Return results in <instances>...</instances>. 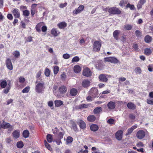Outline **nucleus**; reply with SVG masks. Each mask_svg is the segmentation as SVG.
I'll list each match as a JSON object with an SVG mask.
<instances>
[{"label": "nucleus", "instance_id": "4468645a", "mask_svg": "<svg viewBox=\"0 0 153 153\" xmlns=\"http://www.w3.org/2000/svg\"><path fill=\"white\" fill-rule=\"evenodd\" d=\"M146 0H140L138 2L137 5V8L138 10L141 8L143 5L146 2Z\"/></svg>", "mask_w": 153, "mask_h": 153}, {"label": "nucleus", "instance_id": "13d9d810", "mask_svg": "<svg viewBox=\"0 0 153 153\" xmlns=\"http://www.w3.org/2000/svg\"><path fill=\"white\" fill-rule=\"evenodd\" d=\"M135 34L137 37H139L141 36L142 33L140 30H136L135 32Z\"/></svg>", "mask_w": 153, "mask_h": 153}, {"label": "nucleus", "instance_id": "c03bdc74", "mask_svg": "<svg viewBox=\"0 0 153 153\" xmlns=\"http://www.w3.org/2000/svg\"><path fill=\"white\" fill-rule=\"evenodd\" d=\"M127 1H126L124 0H121L120 2L119 5L121 7L124 6L125 4H127Z\"/></svg>", "mask_w": 153, "mask_h": 153}, {"label": "nucleus", "instance_id": "ea45409f", "mask_svg": "<svg viewBox=\"0 0 153 153\" xmlns=\"http://www.w3.org/2000/svg\"><path fill=\"white\" fill-rule=\"evenodd\" d=\"M107 122L108 123L110 124V125H114L116 122V121L115 120L112 119L110 118L107 121Z\"/></svg>", "mask_w": 153, "mask_h": 153}, {"label": "nucleus", "instance_id": "6e6d98bb", "mask_svg": "<svg viewBox=\"0 0 153 153\" xmlns=\"http://www.w3.org/2000/svg\"><path fill=\"white\" fill-rule=\"evenodd\" d=\"M74 70L75 73H78L81 70V68H74Z\"/></svg>", "mask_w": 153, "mask_h": 153}, {"label": "nucleus", "instance_id": "e2e57ef3", "mask_svg": "<svg viewBox=\"0 0 153 153\" xmlns=\"http://www.w3.org/2000/svg\"><path fill=\"white\" fill-rule=\"evenodd\" d=\"M63 57L64 59H68L70 57V55L68 54L65 53L63 55Z\"/></svg>", "mask_w": 153, "mask_h": 153}, {"label": "nucleus", "instance_id": "de8ad7c7", "mask_svg": "<svg viewBox=\"0 0 153 153\" xmlns=\"http://www.w3.org/2000/svg\"><path fill=\"white\" fill-rule=\"evenodd\" d=\"M17 147L19 148H21L24 146L23 143L22 141H19L17 143Z\"/></svg>", "mask_w": 153, "mask_h": 153}, {"label": "nucleus", "instance_id": "9b49d317", "mask_svg": "<svg viewBox=\"0 0 153 153\" xmlns=\"http://www.w3.org/2000/svg\"><path fill=\"white\" fill-rule=\"evenodd\" d=\"M83 74L84 76L87 77L91 76V73L90 70L88 68H85L83 71Z\"/></svg>", "mask_w": 153, "mask_h": 153}, {"label": "nucleus", "instance_id": "864d4df0", "mask_svg": "<svg viewBox=\"0 0 153 153\" xmlns=\"http://www.w3.org/2000/svg\"><path fill=\"white\" fill-rule=\"evenodd\" d=\"M5 141L6 143L8 144H11L12 142L13 141L10 137H8L6 138Z\"/></svg>", "mask_w": 153, "mask_h": 153}, {"label": "nucleus", "instance_id": "09e8293b", "mask_svg": "<svg viewBox=\"0 0 153 153\" xmlns=\"http://www.w3.org/2000/svg\"><path fill=\"white\" fill-rule=\"evenodd\" d=\"M44 143L45 146L49 150H51L52 149V148L50 145L47 143L46 140L44 141Z\"/></svg>", "mask_w": 153, "mask_h": 153}, {"label": "nucleus", "instance_id": "8fccbe9b", "mask_svg": "<svg viewBox=\"0 0 153 153\" xmlns=\"http://www.w3.org/2000/svg\"><path fill=\"white\" fill-rule=\"evenodd\" d=\"M89 106L88 104H81L79 106V108L80 109L85 108H87Z\"/></svg>", "mask_w": 153, "mask_h": 153}, {"label": "nucleus", "instance_id": "c85d7f7f", "mask_svg": "<svg viewBox=\"0 0 153 153\" xmlns=\"http://www.w3.org/2000/svg\"><path fill=\"white\" fill-rule=\"evenodd\" d=\"M152 53V51L150 48H146L144 50V53L145 55L149 56Z\"/></svg>", "mask_w": 153, "mask_h": 153}, {"label": "nucleus", "instance_id": "6ab92c4d", "mask_svg": "<svg viewBox=\"0 0 153 153\" xmlns=\"http://www.w3.org/2000/svg\"><path fill=\"white\" fill-rule=\"evenodd\" d=\"M58 27L60 29H64L66 27L67 24L65 22H62L58 23L57 25Z\"/></svg>", "mask_w": 153, "mask_h": 153}, {"label": "nucleus", "instance_id": "a18cd8bd", "mask_svg": "<svg viewBox=\"0 0 153 153\" xmlns=\"http://www.w3.org/2000/svg\"><path fill=\"white\" fill-rule=\"evenodd\" d=\"M23 14L24 16L27 17L30 14V12L27 10H25L23 11Z\"/></svg>", "mask_w": 153, "mask_h": 153}, {"label": "nucleus", "instance_id": "473e14b6", "mask_svg": "<svg viewBox=\"0 0 153 153\" xmlns=\"http://www.w3.org/2000/svg\"><path fill=\"white\" fill-rule=\"evenodd\" d=\"M10 88V81L8 83L6 88L3 91L4 93L6 94L9 91Z\"/></svg>", "mask_w": 153, "mask_h": 153}, {"label": "nucleus", "instance_id": "69168bd1", "mask_svg": "<svg viewBox=\"0 0 153 153\" xmlns=\"http://www.w3.org/2000/svg\"><path fill=\"white\" fill-rule=\"evenodd\" d=\"M67 4V3L66 2H65L63 4L62 3L59 5V7L61 8H63L66 7Z\"/></svg>", "mask_w": 153, "mask_h": 153}, {"label": "nucleus", "instance_id": "37998d69", "mask_svg": "<svg viewBox=\"0 0 153 153\" xmlns=\"http://www.w3.org/2000/svg\"><path fill=\"white\" fill-rule=\"evenodd\" d=\"M132 26L131 25L127 24L124 26V28L125 29L127 30H130L131 29Z\"/></svg>", "mask_w": 153, "mask_h": 153}, {"label": "nucleus", "instance_id": "39448f33", "mask_svg": "<svg viewBox=\"0 0 153 153\" xmlns=\"http://www.w3.org/2000/svg\"><path fill=\"white\" fill-rule=\"evenodd\" d=\"M104 61L106 62H109L114 64L118 62V60L116 58L112 57H105L104 59Z\"/></svg>", "mask_w": 153, "mask_h": 153}, {"label": "nucleus", "instance_id": "c9c22d12", "mask_svg": "<svg viewBox=\"0 0 153 153\" xmlns=\"http://www.w3.org/2000/svg\"><path fill=\"white\" fill-rule=\"evenodd\" d=\"M126 7V8H129L131 10H134L135 9L134 6L133 4H130L129 3L127 4Z\"/></svg>", "mask_w": 153, "mask_h": 153}, {"label": "nucleus", "instance_id": "dca6fc26", "mask_svg": "<svg viewBox=\"0 0 153 153\" xmlns=\"http://www.w3.org/2000/svg\"><path fill=\"white\" fill-rule=\"evenodd\" d=\"M51 33L53 36H56L60 33V32L56 28H53L51 30Z\"/></svg>", "mask_w": 153, "mask_h": 153}, {"label": "nucleus", "instance_id": "2eb2a0df", "mask_svg": "<svg viewBox=\"0 0 153 153\" xmlns=\"http://www.w3.org/2000/svg\"><path fill=\"white\" fill-rule=\"evenodd\" d=\"M67 89L64 85L61 86L59 88V92L62 94L65 93L67 91Z\"/></svg>", "mask_w": 153, "mask_h": 153}, {"label": "nucleus", "instance_id": "bf43d9fd", "mask_svg": "<svg viewBox=\"0 0 153 153\" xmlns=\"http://www.w3.org/2000/svg\"><path fill=\"white\" fill-rule=\"evenodd\" d=\"M41 26L39 24H38L36 26V31L38 32H41Z\"/></svg>", "mask_w": 153, "mask_h": 153}, {"label": "nucleus", "instance_id": "3c124183", "mask_svg": "<svg viewBox=\"0 0 153 153\" xmlns=\"http://www.w3.org/2000/svg\"><path fill=\"white\" fill-rule=\"evenodd\" d=\"M30 88L29 86H27L25 87L22 90V93H28L29 91Z\"/></svg>", "mask_w": 153, "mask_h": 153}, {"label": "nucleus", "instance_id": "72a5a7b5", "mask_svg": "<svg viewBox=\"0 0 153 153\" xmlns=\"http://www.w3.org/2000/svg\"><path fill=\"white\" fill-rule=\"evenodd\" d=\"M6 64L7 67H13L11 60L10 59L8 58L6 60Z\"/></svg>", "mask_w": 153, "mask_h": 153}, {"label": "nucleus", "instance_id": "423d86ee", "mask_svg": "<svg viewBox=\"0 0 153 153\" xmlns=\"http://www.w3.org/2000/svg\"><path fill=\"white\" fill-rule=\"evenodd\" d=\"M38 4H33L31 5V6L30 12L31 16H33L35 14L37 11V6Z\"/></svg>", "mask_w": 153, "mask_h": 153}, {"label": "nucleus", "instance_id": "7ed1b4c3", "mask_svg": "<svg viewBox=\"0 0 153 153\" xmlns=\"http://www.w3.org/2000/svg\"><path fill=\"white\" fill-rule=\"evenodd\" d=\"M44 88V83H39L36 86V91L39 93H42Z\"/></svg>", "mask_w": 153, "mask_h": 153}, {"label": "nucleus", "instance_id": "c756f323", "mask_svg": "<svg viewBox=\"0 0 153 153\" xmlns=\"http://www.w3.org/2000/svg\"><path fill=\"white\" fill-rule=\"evenodd\" d=\"M54 102L55 106L57 107L60 106L63 104V102L60 100H56Z\"/></svg>", "mask_w": 153, "mask_h": 153}, {"label": "nucleus", "instance_id": "a878e982", "mask_svg": "<svg viewBox=\"0 0 153 153\" xmlns=\"http://www.w3.org/2000/svg\"><path fill=\"white\" fill-rule=\"evenodd\" d=\"M152 40V37L149 35H146L144 37L145 42L147 43L151 42Z\"/></svg>", "mask_w": 153, "mask_h": 153}, {"label": "nucleus", "instance_id": "338daca9", "mask_svg": "<svg viewBox=\"0 0 153 153\" xmlns=\"http://www.w3.org/2000/svg\"><path fill=\"white\" fill-rule=\"evenodd\" d=\"M21 27L23 28H25L26 27V24L23 21H21L20 22Z\"/></svg>", "mask_w": 153, "mask_h": 153}, {"label": "nucleus", "instance_id": "e433bc0d", "mask_svg": "<svg viewBox=\"0 0 153 153\" xmlns=\"http://www.w3.org/2000/svg\"><path fill=\"white\" fill-rule=\"evenodd\" d=\"M102 111V108L100 107H97L94 109V112L95 114H98Z\"/></svg>", "mask_w": 153, "mask_h": 153}, {"label": "nucleus", "instance_id": "4be33fe9", "mask_svg": "<svg viewBox=\"0 0 153 153\" xmlns=\"http://www.w3.org/2000/svg\"><path fill=\"white\" fill-rule=\"evenodd\" d=\"M13 138L15 139H17L19 137L20 132L19 131L15 130L12 134Z\"/></svg>", "mask_w": 153, "mask_h": 153}, {"label": "nucleus", "instance_id": "f8f14e48", "mask_svg": "<svg viewBox=\"0 0 153 153\" xmlns=\"http://www.w3.org/2000/svg\"><path fill=\"white\" fill-rule=\"evenodd\" d=\"M13 13L14 16L16 18H19L20 17V13L19 10L17 8H15L12 11Z\"/></svg>", "mask_w": 153, "mask_h": 153}, {"label": "nucleus", "instance_id": "0eeeda50", "mask_svg": "<svg viewBox=\"0 0 153 153\" xmlns=\"http://www.w3.org/2000/svg\"><path fill=\"white\" fill-rule=\"evenodd\" d=\"M98 94L97 89L94 88H91L89 91V94L90 95L94 97H95Z\"/></svg>", "mask_w": 153, "mask_h": 153}, {"label": "nucleus", "instance_id": "49530a36", "mask_svg": "<svg viewBox=\"0 0 153 153\" xmlns=\"http://www.w3.org/2000/svg\"><path fill=\"white\" fill-rule=\"evenodd\" d=\"M147 104L149 105H153V98H149L146 100Z\"/></svg>", "mask_w": 153, "mask_h": 153}, {"label": "nucleus", "instance_id": "f704fd0d", "mask_svg": "<svg viewBox=\"0 0 153 153\" xmlns=\"http://www.w3.org/2000/svg\"><path fill=\"white\" fill-rule=\"evenodd\" d=\"M29 132L28 130H26L24 131L23 132V135L25 138H27L29 137Z\"/></svg>", "mask_w": 153, "mask_h": 153}, {"label": "nucleus", "instance_id": "a19ab883", "mask_svg": "<svg viewBox=\"0 0 153 153\" xmlns=\"http://www.w3.org/2000/svg\"><path fill=\"white\" fill-rule=\"evenodd\" d=\"M73 140V138L70 136H68L67 137L66 142V143L68 144L69 143H71Z\"/></svg>", "mask_w": 153, "mask_h": 153}, {"label": "nucleus", "instance_id": "20e7f679", "mask_svg": "<svg viewBox=\"0 0 153 153\" xmlns=\"http://www.w3.org/2000/svg\"><path fill=\"white\" fill-rule=\"evenodd\" d=\"M101 46V42L99 41H95L93 45V49L96 52L99 51L100 50Z\"/></svg>", "mask_w": 153, "mask_h": 153}, {"label": "nucleus", "instance_id": "4c0bfd02", "mask_svg": "<svg viewBox=\"0 0 153 153\" xmlns=\"http://www.w3.org/2000/svg\"><path fill=\"white\" fill-rule=\"evenodd\" d=\"M71 127L75 131H76L77 130V126L75 123L73 121L71 122Z\"/></svg>", "mask_w": 153, "mask_h": 153}, {"label": "nucleus", "instance_id": "412c9836", "mask_svg": "<svg viewBox=\"0 0 153 153\" xmlns=\"http://www.w3.org/2000/svg\"><path fill=\"white\" fill-rule=\"evenodd\" d=\"M127 106L130 109L134 110L136 108V105L132 102H128L127 104Z\"/></svg>", "mask_w": 153, "mask_h": 153}, {"label": "nucleus", "instance_id": "774afa93", "mask_svg": "<svg viewBox=\"0 0 153 153\" xmlns=\"http://www.w3.org/2000/svg\"><path fill=\"white\" fill-rule=\"evenodd\" d=\"M61 79L63 80H64L66 78V75L64 73H63L61 76Z\"/></svg>", "mask_w": 153, "mask_h": 153}, {"label": "nucleus", "instance_id": "aec40b11", "mask_svg": "<svg viewBox=\"0 0 153 153\" xmlns=\"http://www.w3.org/2000/svg\"><path fill=\"white\" fill-rule=\"evenodd\" d=\"M137 127V126L134 125L132 126L130 128H128L127 130V133H126V135L130 134Z\"/></svg>", "mask_w": 153, "mask_h": 153}, {"label": "nucleus", "instance_id": "cd10ccee", "mask_svg": "<svg viewBox=\"0 0 153 153\" xmlns=\"http://www.w3.org/2000/svg\"><path fill=\"white\" fill-rule=\"evenodd\" d=\"M90 129L93 131H96L98 130V127L96 124H92L90 126Z\"/></svg>", "mask_w": 153, "mask_h": 153}, {"label": "nucleus", "instance_id": "ddd939ff", "mask_svg": "<svg viewBox=\"0 0 153 153\" xmlns=\"http://www.w3.org/2000/svg\"><path fill=\"white\" fill-rule=\"evenodd\" d=\"M115 103L112 101L109 102L107 104V107L110 110L114 109L115 108Z\"/></svg>", "mask_w": 153, "mask_h": 153}, {"label": "nucleus", "instance_id": "4d7b16f0", "mask_svg": "<svg viewBox=\"0 0 153 153\" xmlns=\"http://www.w3.org/2000/svg\"><path fill=\"white\" fill-rule=\"evenodd\" d=\"M50 71L49 69L46 68L45 69V76H48L50 75Z\"/></svg>", "mask_w": 153, "mask_h": 153}, {"label": "nucleus", "instance_id": "f3484780", "mask_svg": "<svg viewBox=\"0 0 153 153\" xmlns=\"http://www.w3.org/2000/svg\"><path fill=\"white\" fill-rule=\"evenodd\" d=\"M91 82L88 80H84L82 82V85L84 88H87L90 85Z\"/></svg>", "mask_w": 153, "mask_h": 153}, {"label": "nucleus", "instance_id": "6e6552de", "mask_svg": "<svg viewBox=\"0 0 153 153\" xmlns=\"http://www.w3.org/2000/svg\"><path fill=\"white\" fill-rule=\"evenodd\" d=\"M145 135V132L142 130L138 131L136 134L137 137L139 139H141L143 138Z\"/></svg>", "mask_w": 153, "mask_h": 153}, {"label": "nucleus", "instance_id": "2f4dec72", "mask_svg": "<svg viewBox=\"0 0 153 153\" xmlns=\"http://www.w3.org/2000/svg\"><path fill=\"white\" fill-rule=\"evenodd\" d=\"M96 119L94 115L89 116L87 117V120L90 122H93Z\"/></svg>", "mask_w": 153, "mask_h": 153}, {"label": "nucleus", "instance_id": "f03ea898", "mask_svg": "<svg viewBox=\"0 0 153 153\" xmlns=\"http://www.w3.org/2000/svg\"><path fill=\"white\" fill-rule=\"evenodd\" d=\"M13 126L10 125L9 123H7L5 121H3L0 126V129L1 128L4 129H7V128H9L8 131H10L12 130L13 128Z\"/></svg>", "mask_w": 153, "mask_h": 153}, {"label": "nucleus", "instance_id": "5701e85b", "mask_svg": "<svg viewBox=\"0 0 153 153\" xmlns=\"http://www.w3.org/2000/svg\"><path fill=\"white\" fill-rule=\"evenodd\" d=\"M0 84L1 88H4L7 85V81L4 79L1 80H0Z\"/></svg>", "mask_w": 153, "mask_h": 153}, {"label": "nucleus", "instance_id": "680f3d73", "mask_svg": "<svg viewBox=\"0 0 153 153\" xmlns=\"http://www.w3.org/2000/svg\"><path fill=\"white\" fill-rule=\"evenodd\" d=\"M135 72L137 74H140L141 72V70L140 68H136L135 69Z\"/></svg>", "mask_w": 153, "mask_h": 153}, {"label": "nucleus", "instance_id": "052dcab7", "mask_svg": "<svg viewBox=\"0 0 153 153\" xmlns=\"http://www.w3.org/2000/svg\"><path fill=\"white\" fill-rule=\"evenodd\" d=\"M19 81L21 83H23L25 81V79L22 76H20L19 78Z\"/></svg>", "mask_w": 153, "mask_h": 153}, {"label": "nucleus", "instance_id": "0e129e2a", "mask_svg": "<svg viewBox=\"0 0 153 153\" xmlns=\"http://www.w3.org/2000/svg\"><path fill=\"white\" fill-rule=\"evenodd\" d=\"M7 17L10 20H11L13 19V16L11 14H8L7 15Z\"/></svg>", "mask_w": 153, "mask_h": 153}, {"label": "nucleus", "instance_id": "603ef678", "mask_svg": "<svg viewBox=\"0 0 153 153\" xmlns=\"http://www.w3.org/2000/svg\"><path fill=\"white\" fill-rule=\"evenodd\" d=\"M79 58L77 56H75L73 57L71 60L72 62H77L79 61Z\"/></svg>", "mask_w": 153, "mask_h": 153}, {"label": "nucleus", "instance_id": "a211bd4d", "mask_svg": "<svg viewBox=\"0 0 153 153\" xmlns=\"http://www.w3.org/2000/svg\"><path fill=\"white\" fill-rule=\"evenodd\" d=\"M99 77L100 81H101L106 82L108 80L106 75L105 74H101L100 75Z\"/></svg>", "mask_w": 153, "mask_h": 153}, {"label": "nucleus", "instance_id": "1a4fd4ad", "mask_svg": "<svg viewBox=\"0 0 153 153\" xmlns=\"http://www.w3.org/2000/svg\"><path fill=\"white\" fill-rule=\"evenodd\" d=\"M84 9V6L83 5H80L77 9H75L73 12V15H76L82 12Z\"/></svg>", "mask_w": 153, "mask_h": 153}, {"label": "nucleus", "instance_id": "7c9ffc66", "mask_svg": "<svg viewBox=\"0 0 153 153\" xmlns=\"http://www.w3.org/2000/svg\"><path fill=\"white\" fill-rule=\"evenodd\" d=\"M77 93L76 89L73 88L71 89L70 91V94L71 96H74L77 94Z\"/></svg>", "mask_w": 153, "mask_h": 153}, {"label": "nucleus", "instance_id": "79ce46f5", "mask_svg": "<svg viewBox=\"0 0 153 153\" xmlns=\"http://www.w3.org/2000/svg\"><path fill=\"white\" fill-rule=\"evenodd\" d=\"M47 139L49 143H51L53 140L52 136L50 134H48L47 136Z\"/></svg>", "mask_w": 153, "mask_h": 153}, {"label": "nucleus", "instance_id": "bb28decb", "mask_svg": "<svg viewBox=\"0 0 153 153\" xmlns=\"http://www.w3.org/2000/svg\"><path fill=\"white\" fill-rule=\"evenodd\" d=\"M79 125L81 128L84 129L86 127V125L85 122L82 120H80L79 122Z\"/></svg>", "mask_w": 153, "mask_h": 153}, {"label": "nucleus", "instance_id": "9d476101", "mask_svg": "<svg viewBox=\"0 0 153 153\" xmlns=\"http://www.w3.org/2000/svg\"><path fill=\"white\" fill-rule=\"evenodd\" d=\"M123 131L121 130H119L117 131L115 134L116 138L119 140H122L123 137Z\"/></svg>", "mask_w": 153, "mask_h": 153}, {"label": "nucleus", "instance_id": "b1692460", "mask_svg": "<svg viewBox=\"0 0 153 153\" xmlns=\"http://www.w3.org/2000/svg\"><path fill=\"white\" fill-rule=\"evenodd\" d=\"M120 31L118 30H115L113 33V36L116 40L118 39V35L120 33Z\"/></svg>", "mask_w": 153, "mask_h": 153}, {"label": "nucleus", "instance_id": "f257e3e1", "mask_svg": "<svg viewBox=\"0 0 153 153\" xmlns=\"http://www.w3.org/2000/svg\"><path fill=\"white\" fill-rule=\"evenodd\" d=\"M108 12L110 15H120L121 13V11L117 7H113L108 9Z\"/></svg>", "mask_w": 153, "mask_h": 153}, {"label": "nucleus", "instance_id": "58836bf2", "mask_svg": "<svg viewBox=\"0 0 153 153\" xmlns=\"http://www.w3.org/2000/svg\"><path fill=\"white\" fill-rule=\"evenodd\" d=\"M13 55L16 58H18L20 56V53L19 51H15L13 53Z\"/></svg>", "mask_w": 153, "mask_h": 153}, {"label": "nucleus", "instance_id": "5fc2aeb1", "mask_svg": "<svg viewBox=\"0 0 153 153\" xmlns=\"http://www.w3.org/2000/svg\"><path fill=\"white\" fill-rule=\"evenodd\" d=\"M64 134L65 133L64 131L62 132H59L58 134L59 138L60 139H62L63 137V136L64 135Z\"/></svg>", "mask_w": 153, "mask_h": 153}, {"label": "nucleus", "instance_id": "393cba45", "mask_svg": "<svg viewBox=\"0 0 153 153\" xmlns=\"http://www.w3.org/2000/svg\"><path fill=\"white\" fill-rule=\"evenodd\" d=\"M83 147L85 149L84 150L83 149H80L79 151L77 152V153H88V147L85 145Z\"/></svg>", "mask_w": 153, "mask_h": 153}]
</instances>
